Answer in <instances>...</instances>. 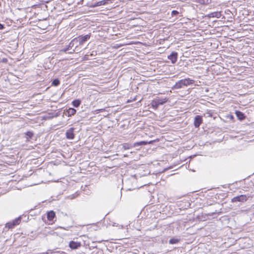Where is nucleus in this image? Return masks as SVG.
<instances>
[{"mask_svg":"<svg viewBox=\"0 0 254 254\" xmlns=\"http://www.w3.org/2000/svg\"><path fill=\"white\" fill-rule=\"evenodd\" d=\"M69 247L71 249H76L81 247L80 242L71 241L69 244Z\"/></svg>","mask_w":254,"mask_h":254,"instance_id":"nucleus-10","label":"nucleus"},{"mask_svg":"<svg viewBox=\"0 0 254 254\" xmlns=\"http://www.w3.org/2000/svg\"><path fill=\"white\" fill-rule=\"evenodd\" d=\"M81 104V101L79 100H75L72 102V105L77 108Z\"/></svg>","mask_w":254,"mask_h":254,"instance_id":"nucleus-17","label":"nucleus"},{"mask_svg":"<svg viewBox=\"0 0 254 254\" xmlns=\"http://www.w3.org/2000/svg\"><path fill=\"white\" fill-rule=\"evenodd\" d=\"M53 254H66L64 252L57 251V252H54Z\"/></svg>","mask_w":254,"mask_h":254,"instance_id":"nucleus-21","label":"nucleus"},{"mask_svg":"<svg viewBox=\"0 0 254 254\" xmlns=\"http://www.w3.org/2000/svg\"><path fill=\"white\" fill-rule=\"evenodd\" d=\"M147 144V142L144 141H141L140 142H135V143H133V144H128V143H125L123 145V147L124 148V149L127 150V149H130L133 147H137L139 145H146Z\"/></svg>","mask_w":254,"mask_h":254,"instance_id":"nucleus-4","label":"nucleus"},{"mask_svg":"<svg viewBox=\"0 0 254 254\" xmlns=\"http://www.w3.org/2000/svg\"><path fill=\"white\" fill-rule=\"evenodd\" d=\"M75 198V196L74 195H72V196L70 197L71 199H73Z\"/></svg>","mask_w":254,"mask_h":254,"instance_id":"nucleus-27","label":"nucleus"},{"mask_svg":"<svg viewBox=\"0 0 254 254\" xmlns=\"http://www.w3.org/2000/svg\"><path fill=\"white\" fill-rule=\"evenodd\" d=\"M179 240L177 239L172 238L169 240V244H175L179 242Z\"/></svg>","mask_w":254,"mask_h":254,"instance_id":"nucleus-19","label":"nucleus"},{"mask_svg":"<svg viewBox=\"0 0 254 254\" xmlns=\"http://www.w3.org/2000/svg\"><path fill=\"white\" fill-rule=\"evenodd\" d=\"M179 13V12L175 10H174L172 11L171 15L172 16L177 15Z\"/></svg>","mask_w":254,"mask_h":254,"instance_id":"nucleus-22","label":"nucleus"},{"mask_svg":"<svg viewBox=\"0 0 254 254\" xmlns=\"http://www.w3.org/2000/svg\"><path fill=\"white\" fill-rule=\"evenodd\" d=\"M202 123V118L199 115H197L195 117L194 120V126L195 127H198Z\"/></svg>","mask_w":254,"mask_h":254,"instance_id":"nucleus-8","label":"nucleus"},{"mask_svg":"<svg viewBox=\"0 0 254 254\" xmlns=\"http://www.w3.org/2000/svg\"><path fill=\"white\" fill-rule=\"evenodd\" d=\"M77 47H78V45H76V46H75V49H73V51H72V52H70L69 53H70V54H72V53H74V52H76V51H78V50H76V49L77 48Z\"/></svg>","mask_w":254,"mask_h":254,"instance_id":"nucleus-24","label":"nucleus"},{"mask_svg":"<svg viewBox=\"0 0 254 254\" xmlns=\"http://www.w3.org/2000/svg\"><path fill=\"white\" fill-rule=\"evenodd\" d=\"M195 81L190 78L181 79L176 83L173 86V89H179L183 88L184 86H187L193 84Z\"/></svg>","mask_w":254,"mask_h":254,"instance_id":"nucleus-1","label":"nucleus"},{"mask_svg":"<svg viewBox=\"0 0 254 254\" xmlns=\"http://www.w3.org/2000/svg\"><path fill=\"white\" fill-rule=\"evenodd\" d=\"M55 216V213L53 211H51L47 213V219L49 221H52Z\"/></svg>","mask_w":254,"mask_h":254,"instance_id":"nucleus-16","label":"nucleus"},{"mask_svg":"<svg viewBox=\"0 0 254 254\" xmlns=\"http://www.w3.org/2000/svg\"><path fill=\"white\" fill-rule=\"evenodd\" d=\"M25 137L26 138V141H29L34 136V133L32 131H28L24 133Z\"/></svg>","mask_w":254,"mask_h":254,"instance_id":"nucleus-13","label":"nucleus"},{"mask_svg":"<svg viewBox=\"0 0 254 254\" xmlns=\"http://www.w3.org/2000/svg\"><path fill=\"white\" fill-rule=\"evenodd\" d=\"M197 1L201 4H203L205 2L204 0H196Z\"/></svg>","mask_w":254,"mask_h":254,"instance_id":"nucleus-25","label":"nucleus"},{"mask_svg":"<svg viewBox=\"0 0 254 254\" xmlns=\"http://www.w3.org/2000/svg\"><path fill=\"white\" fill-rule=\"evenodd\" d=\"M74 128L71 127L67 129L66 131V137L68 139H73L74 138V134L73 133Z\"/></svg>","mask_w":254,"mask_h":254,"instance_id":"nucleus-7","label":"nucleus"},{"mask_svg":"<svg viewBox=\"0 0 254 254\" xmlns=\"http://www.w3.org/2000/svg\"><path fill=\"white\" fill-rule=\"evenodd\" d=\"M168 59L170 60L172 64H175L178 59V53L176 52H173L168 56Z\"/></svg>","mask_w":254,"mask_h":254,"instance_id":"nucleus-9","label":"nucleus"},{"mask_svg":"<svg viewBox=\"0 0 254 254\" xmlns=\"http://www.w3.org/2000/svg\"><path fill=\"white\" fill-rule=\"evenodd\" d=\"M53 252H54L52 251L48 250V252H47L46 253H43L42 254H53Z\"/></svg>","mask_w":254,"mask_h":254,"instance_id":"nucleus-23","label":"nucleus"},{"mask_svg":"<svg viewBox=\"0 0 254 254\" xmlns=\"http://www.w3.org/2000/svg\"><path fill=\"white\" fill-rule=\"evenodd\" d=\"M76 112V110L74 108H69L66 111V115L68 117H71L74 115Z\"/></svg>","mask_w":254,"mask_h":254,"instance_id":"nucleus-15","label":"nucleus"},{"mask_svg":"<svg viewBox=\"0 0 254 254\" xmlns=\"http://www.w3.org/2000/svg\"><path fill=\"white\" fill-rule=\"evenodd\" d=\"M77 42L76 39H73L71 41V42L69 43L68 45L67 46V48L64 49L63 50V51L64 52H66L67 51H68L69 49H71L73 46L76 44L75 42Z\"/></svg>","mask_w":254,"mask_h":254,"instance_id":"nucleus-12","label":"nucleus"},{"mask_svg":"<svg viewBox=\"0 0 254 254\" xmlns=\"http://www.w3.org/2000/svg\"><path fill=\"white\" fill-rule=\"evenodd\" d=\"M60 84V81L58 79H55L52 82V85L57 86Z\"/></svg>","mask_w":254,"mask_h":254,"instance_id":"nucleus-18","label":"nucleus"},{"mask_svg":"<svg viewBox=\"0 0 254 254\" xmlns=\"http://www.w3.org/2000/svg\"><path fill=\"white\" fill-rule=\"evenodd\" d=\"M167 100L168 99L167 98H161L156 97L152 100L151 105L153 108L156 109L159 105H163L167 102Z\"/></svg>","mask_w":254,"mask_h":254,"instance_id":"nucleus-2","label":"nucleus"},{"mask_svg":"<svg viewBox=\"0 0 254 254\" xmlns=\"http://www.w3.org/2000/svg\"><path fill=\"white\" fill-rule=\"evenodd\" d=\"M221 16V12L219 11H216L213 12L212 13H210L209 14H208L205 16V17H207L208 18H211V17H216V18H219Z\"/></svg>","mask_w":254,"mask_h":254,"instance_id":"nucleus-11","label":"nucleus"},{"mask_svg":"<svg viewBox=\"0 0 254 254\" xmlns=\"http://www.w3.org/2000/svg\"><path fill=\"white\" fill-rule=\"evenodd\" d=\"M90 38V35L87 34L85 36L80 35L77 38H75L73 39H76L77 42H75V44L79 43V45H83L86 41L89 40Z\"/></svg>","mask_w":254,"mask_h":254,"instance_id":"nucleus-5","label":"nucleus"},{"mask_svg":"<svg viewBox=\"0 0 254 254\" xmlns=\"http://www.w3.org/2000/svg\"><path fill=\"white\" fill-rule=\"evenodd\" d=\"M235 114L238 119L240 121L244 120L246 118L245 114L241 111H236Z\"/></svg>","mask_w":254,"mask_h":254,"instance_id":"nucleus-14","label":"nucleus"},{"mask_svg":"<svg viewBox=\"0 0 254 254\" xmlns=\"http://www.w3.org/2000/svg\"><path fill=\"white\" fill-rule=\"evenodd\" d=\"M248 199V197L246 195H240L239 196H235L233 197L231 201L232 202H245Z\"/></svg>","mask_w":254,"mask_h":254,"instance_id":"nucleus-6","label":"nucleus"},{"mask_svg":"<svg viewBox=\"0 0 254 254\" xmlns=\"http://www.w3.org/2000/svg\"><path fill=\"white\" fill-rule=\"evenodd\" d=\"M4 28V26L3 24L0 23V30L3 29Z\"/></svg>","mask_w":254,"mask_h":254,"instance_id":"nucleus-26","label":"nucleus"},{"mask_svg":"<svg viewBox=\"0 0 254 254\" xmlns=\"http://www.w3.org/2000/svg\"><path fill=\"white\" fill-rule=\"evenodd\" d=\"M98 6V4H97V2L95 3H92L89 5V7L91 8H94Z\"/></svg>","mask_w":254,"mask_h":254,"instance_id":"nucleus-20","label":"nucleus"},{"mask_svg":"<svg viewBox=\"0 0 254 254\" xmlns=\"http://www.w3.org/2000/svg\"><path fill=\"white\" fill-rule=\"evenodd\" d=\"M21 220V217L19 216L12 221L9 222L7 223L5 225V228H7L8 229H12L15 226L20 224Z\"/></svg>","mask_w":254,"mask_h":254,"instance_id":"nucleus-3","label":"nucleus"}]
</instances>
